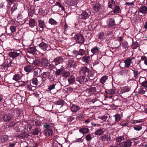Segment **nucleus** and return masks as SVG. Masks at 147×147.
Wrapping results in <instances>:
<instances>
[{
	"label": "nucleus",
	"instance_id": "nucleus-56",
	"mask_svg": "<svg viewBox=\"0 0 147 147\" xmlns=\"http://www.w3.org/2000/svg\"><path fill=\"white\" fill-rule=\"evenodd\" d=\"M134 128L135 130L139 131L142 129V127L140 125H138L135 126Z\"/></svg>",
	"mask_w": 147,
	"mask_h": 147
},
{
	"label": "nucleus",
	"instance_id": "nucleus-18",
	"mask_svg": "<svg viewBox=\"0 0 147 147\" xmlns=\"http://www.w3.org/2000/svg\"><path fill=\"white\" fill-rule=\"evenodd\" d=\"M131 90V88L128 86H126L122 87L121 90V93L127 92Z\"/></svg>",
	"mask_w": 147,
	"mask_h": 147
},
{
	"label": "nucleus",
	"instance_id": "nucleus-17",
	"mask_svg": "<svg viewBox=\"0 0 147 147\" xmlns=\"http://www.w3.org/2000/svg\"><path fill=\"white\" fill-rule=\"evenodd\" d=\"M132 142L129 140H127L123 143V147H130L131 146Z\"/></svg>",
	"mask_w": 147,
	"mask_h": 147
},
{
	"label": "nucleus",
	"instance_id": "nucleus-38",
	"mask_svg": "<svg viewBox=\"0 0 147 147\" xmlns=\"http://www.w3.org/2000/svg\"><path fill=\"white\" fill-rule=\"evenodd\" d=\"M27 88L30 91H33L35 90L36 89V86H33L32 85H27Z\"/></svg>",
	"mask_w": 147,
	"mask_h": 147
},
{
	"label": "nucleus",
	"instance_id": "nucleus-2",
	"mask_svg": "<svg viewBox=\"0 0 147 147\" xmlns=\"http://www.w3.org/2000/svg\"><path fill=\"white\" fill-rule=\"evenodd\" d=\"M22 49H20L19 50H15L13 51L9 52L8 55L9 57L14 59L19 56H21L22 55Z\"/></svg>",
	"mask_w": 147,
	"mask_h": 147
},
{
	"label": "nucleus",
	"instance_id": "nucleus-63",
	"mask_svg": "<svg viewBox=\"0 0 147 147\" xmlns=\"http://www.w3.org/2000/svg\"><path fill=\"white\" fill-rule=\"evenodd\" d=\"M16 124V122L15 121H13L9 124V126L10 127H13L15 126Z\"/></svg>",
	"mask_w": 147,
	"mask_h": 147
},
{
	"label": "nucleus",
	"instance_id": "nucleus-10",
	"mask_svg": "<svg viewBox=\"0 0 147 147\" xmlns=\"http://www.w3.org/2000/svg\"><path fill=\"white\" fill-rule=\"evenodd\" d=\"M28 51L29 53L34 55L36 54L37 50L34 46H32L28 48Z\"/></svg>",
	"mask_w": 147,
	"mask_h": 147
},
{
	"label": "nucleus",
	"instance_id": "nucleus-55",
	"mask_svg": "<svg viewBox=\"0 0 147 147\" xmlns=\"http://www.w3.org/2000/svg\"><path fill=\"white\" fill-rule=\"evenodd\" d=\"M146 80L145 78L141 77L140 78L139 82L141 84Z\"/></svg>",
	"mask_w": 147,
	"mask_h": 147
},
{
	"label": "nucleus",
	"instance_id": "nucleus-8",
	"mask_svg": "<svg viewBox=\"0 0 147 147\" xmlns=\"http://www.w3.org/2000/svg\"><path fill=\"white\" fill-rule=\"evenodd\" d=\"M14 64L12 63L11 60H6L3 64V65L4 67H11L14 66Z\"/></svg>",
	"mask_w": 147,
	"mask_h": 147
},
{
	"label": "nucleus",
	"instance_id": "nucleus-1",
	"mask_svg": "<svg viewBox=\"0 0 147 147\" xmlns=\"http://www.w3.org/2000/svg\"><path fill=\"white\" fill-rule=\"evenodd\" d=\"M133 58H129L125 60L124 62H121L119 64L120 66L123 68H125L126 67H131L133 64L132 61Z\"/></svg>",
	"mask_w": 147,
	"mask_h": 147
},
{
	"label": "nucleus",
	"instance_id": "nucleus-25",
	"mask_svg": "<svg viewBox=\"0 0 147 147\" xmlns=\"http://www.w3.org/2000/svg\"><path fill=\"white\" fill-rule=\"evenodd\" d=\"M125 136H123L116 138L115 140L117 144H121L120 143L121 142V141L125 139Z\"/></svg>",
	"mask_w": 147,
	"mask_h": 147
},
{
	"label": "nucleus",
	"instance_id": "nucleus-54",
	"mask_svg": "<svg viewBox=\"0 0 147 147\" xmlns=\"http://www.w3.org/2000/svg\"><path fill=\"white\" fill-rule=\"evenodd\" d=\"M100 8V5L99 4L97 3L95 6V9L96 11H98Z\"/></svg>",
	"mask_w": 147,
	"mask_h": 147
},
{
	"label": "nucleus",
	"instance_id": "nucleus-39",
	"mask_svg": "<svg viewBox=\"0 0 147 147\" xmlns=\"http://www.w3.org/2000/svg\"><path fill=\"white\" fill-rule=\"evenodd\" d=\"M52 130L49 129H46L44 131V134L46 135L50 136L52 134Z\"/></svg>",
	"mask_w": 147,
	"mask_h": 147
},
{
	"label": "nucleus",
	"instance_id": "nucleus-26",
	"mask_svg": "<svg viewBox=\"0 0 147 147\" xmlns=\"http://www.w3.org/2000/svg\"><path fill=\"white\" fill-rule=\"evenodd\" d=\"M48 63V61L45 58L42 59L40 62V64L42 66H46Z\"/></svg>",
	"mask_w": 147,
	"mask_h": 147
},
{
	"label": "nucleus",
	"instance_id": "nucleus-27",
	"mask_svg": "<svg viewBox=\"0 0 147 147\" xmlns=\"http://www.w3.org/2000/svg\"><path fill=\"white\" fill-rule=\"evenodd\" d=\"M22 77V75L19 74H16L13 76V80L15 81H18Z\"/></svg>",
	"mask_w": 147,
	"mask_h": 147
},
{
	"label": "nucleus",
	"instance_id": "nucleus-60",
	"mask_svg": "<svg viewBox=\"0 0 147 147\" xmlns=\"http://www.w3.org/2000/svg\"><path fill=\"white\" fill-rule=\"evenodd\" d=\"M98 118L102 120H105L107 119V116L104 115L101 117H98Z\"/></svg>",
	"mask_w": 147,
	"mask_h": 147
},
{
	"label": "nucleus",
	"instance_id": "nucleus-5",
	"mask_svg": "<svg viewBox=\"0 0 147 147\" xmlns=\"http://www.w3.org/2000/svg\"><path fill=\"white\" fill-rule=\"evenodd\" d=\"M75 38L78 42L80 43H83L84 41V38L81 34H76L75 35Z\"/></svg>",
	"mask_w": 147,
	"mask_h": 147
},
{
	"label": "nucleus",
	"instance_id": "nucleus-9",
	"mask_svg": "<svg viewBox=\"0 0 147 147\" xmlns=\"http://www.w3.org/2000/svg\"><path fill=\"white\" fill-rule=\"evenodd\" d=\"M63 58L62 57H58L54 59L53 62L55 63V65H57L63 62Z\"/></svg>",
	"mask_w": 147,
	"mask_h": 147
},
{
	"label": "nucleus",
	"instance_id": "nucleus-21",
	"mask_svg": "<svg viewBox=\"0 0 147 147\" xmlns=\"http://www.w3.org/2000/svg\"><path fill=\"white\" fill-rule=\"evenodd\" d=\"M38 22L39 26L43 30V28L46 26L45 22L41 20H38Z\"/></svg>",
	"mask_w": 147,
	"mask_h": 147
},
{
	"label": "nucleus",
	"instance_id": "nucleus-62",
	"mask_svg": "<svg viewBox=\"0 0 147 147\" xmlns=\"http://www.w3.org/2000/svg\"><path fill=\"white\" fill-rule=\"evenodd\" d=\"M86 139L88 141L92 139V137L90 135H88L86 136Z\"/></svg>",
	"mask_w": 147,
	"mask_h": 147
},
{
	"label": "nucleus",
	"instance_id": "nucleus-23",
	"mask_svg": "<svg viewBox=\"0 0 147 147\" xmlns=\"http://www.w3.org/2000/svg\"><path fill=\"white\" fill-rule=\"evenodd\" d=\"M82 60L86 63H88L90 60V57L87 55H84L82 57Z\"/></svg>",
	"mask_w": 147,
	"mask_h": 147
},
{
	"label": "nucleus",
	"instance_id": "nucleus-28",
	"mask_svg": "<svg viewBox=\"0 0 147 147\" xmlns=\"http://www.w3.org/2000/svg\"><path fill=\"white\" fill-rule=\"evenodd\" d=\"M115 2L114 0H109L108 4V6L109 7L112 9L115 5Z\"/></svg>",
	"mask_w": 147,
	"mask_h": 147
},
{
	"label": "nucleus",
	"instance_id": "nucleus-53",
	"mask_svg": "<svg viewBox=\"0 0 147 147\" xmlns=\"http://www.w3.org/2000/svg\"><path fill=\"white\" fill-rule=\"evenodd\" d=\"M6 39L5 35L2 34L0 36V40L1 42H3Z\"/></svg>",
	"mask_w": 147,
	"mask_h": 147
},
{
	"label": "nucleus",
	"instance_id": "nucleus-20",
	"mask_svg": "<svg viewBox=\"0 0 147 147\" xmlns=\"http://www.w3.org/2000/svg\"><path fill=\"white\" fill-rule=\"evenodd\" d=\"M33 69L34 68L33 66L30 65H27L25 66L24 67L25 71L28 73L31 72Z\"/></svg>",
	"mask_w": 147,
	"mask_h": 147
},
{
	"label": "nucleus",
	"instance_id": "nucleus-12",
	"mask_svg": "<svg viewBox=\"0 0 147 147\" xmlns=\"http://www.w3.org/2000/svg\"><path fill=\"white\" fill-rule=\"evenodd\" d=\"M105 131V129L103 128H100L95 131L94 132V134L97 136H100L103 134Z\"/></svg>",
	"mask_w": 147,
	"mask_h": 147
},
{
	"label": "nucleus",
	"instance_id": "nucleus-52",
	"mask_svg": "<svg viewBox=\"0 0 147 147\" xmlns=\"http://www.w3.org/2000/svg\"><path fill=\"white\" fill-rule=\"evenodd\" d=\"M33 63L32 64L35 65H37L40 63L39 61L38 58H34V61Z\"/></svg>",
	"mask_w": 147,
	"mask_h": 147
},
{
	"label": "nucleus",
	"instance_id": "nucleus-61",
	"mask_svg": "<svg viewBox=\"0 0 147 147\" xmlns=\"http://www.w3.org/2000/svg\"><path fill=\"white\" fill-rule=\"evenodd\" d=\"M29 136V135L28 134L26 133H24L23 135L22 134L21 135H20V137H27Z\"/></svg>",
	"mask_w": 147,
	"mask_h": 147
},
{
	"label": "nucleus",
	"instance_id": "nucleus-57",
	"mask_svg": "<svg viewBox=\"0 0 147 147\" xmlns=\"http://www.w3.org/2000/svg\"><path fill=\"white\" fill-rule=\"evenodd\" d=\"M34 58H29L28 59V61L30 64H32L33 63H34L33 62L34 61Z\"/></svg>",
	"mask_w": 147,
	"mask_h": 147
},
{
	"label": "nucleus",
	"instance_id": "nucleus-36",
	"mask_svg": "<svg viewBox=\"0 0 147 147\" xmlns=\"http://www.w3.org/2000/svg\"><path fill=\"white\" fill-rule=\"evenodd\" d=\"M8 137L7 136H5V137H1L0 138V141L2 143H6L7 140H8Z\"/></svg>",
	"mask_w": 147,
	"mask_h": 147
},
{
	"label": "nucleus",
	"instance_id": "nucleus-14",
	"mask_svg": "<svg viewBox=\"0 0 147 147\" xmlns=\"http://www.w3.org/2000/svg\"><path fill=\"white\" fill-rule=\"evenodd\" d=\"M138 11L143 14H146L147 13V7L145 5L142 6L140 7Z\"/></svg>",
	"mask_w": 147,
	"mask_h": 147
},
{
	"label": "nucleus",
	"instance_id": "nucleus-13",
	"mask_svg": "<svg viewBox=\"0 0 147 147\" xmlns=\"http://www.w3.org/2000/svg\"><path fill=\"white\" fill-rule=\"evenodd\" d=\"M76 80L80 83H82L84 82H86L88 80L87 78L84 76H80L77 78Z\"/></svg>",
	"mask_w": 147,
	"mask_h": 147
},
{
	"label": "nucleus",
	"instance_id": "nucleus-51",
	"mask_svg": "<svg viewBox=\"0 0 147 147\" xmlns=\"http://www.w3.org/2000/svg\"><path fill=\"white\" fill-rule=\"evenodd\" d=\"M75 65V61L72 60H69V65L70 67H72L74 66Z\"/></svg>",
	"mask_w": 147,
	"mask_h": 147
},
{
	"label": "nucleus",
	"instance_id": "nucleus-40",
	"mask_svg": "<svg viewBox=\"0 0 147 147\" xmlns=\"http://www.w3.org/2000/svg\"><path fill=\"white\" fill-rule=\"evenodd\" d=\"M70 75V73L68 71H66L63 70V71L62 72V76L65 78L67 77Z\"/></svg>",
	"mask_w": 147,
	"mask_h": 147
},
{
	"label": "nucleus",
	"instance_id": "nucleus-3",
	"mask_svg": "<svg viewBox=\"0 0 147 147\" xmlns=\"http://www.w3.org/2000/svg\"><path fill=\"white\" fill-rule=\"evenodd\" d=\"M14 117V114L13 113L7 114L4 116L3 120L5 122L9 121L12 118H13Z\"/></svg>",
	"mask_w": 147,
	"mask_h": 147
},
{
	"label": "nucleus",
	"instance_id": "nucleus-32",
	"mask_svg": "<svg viewBox=\"0 0 147 147\" xmlns=\"http://www.w3.org/2000/svg\"><path fill=\"white\" fill-rule=\"evenodd\" d=\"M63 68L64 67H62L60 69H57L55 72V75L57 76H58L60 75L61 73L62 74V72L64 69Z\"/></svg>",
	"mask_w": 147,
	"mask_h": 147
},
{
	"label": "nucleus",
	"instance_id": "nucleus-64",
	"mask_svg": "<svg viewBox=\"0 0 147 147\" xmlns=\"http://www.w3.org/2000/svg\"><path fill=\"white\" fill-rule=\"evenodd\" d=\"M142 86L145 88L147 87V80L145 81L142 84H141Z\"/></svg>",
	"mask_w": 147,
	"mask_h": 147
},
{
	"label": "nucleus",
	"instance_id": "nucleus-41",
	"mask_svg": "<svg viewBox=\"0 0 147 147\" xmlns=\"http://www.w3.org/2000/svg\"><path fill=\"white\" fill-rule=\"evenodd\" d=\"M55 6H57L60 9H59L60 11H64L65 8L63 6H62V5L59 2H57Z\"/></svg>",
	"mask_w": 147,
	"mask_h": 147
},
{
	"label": "nucleus",
	"instance_id": "nucleus-37",
	"mask_svg": "<svg viewBox=\"0 0 147 147\" xmlns=\"http://www.w3.org/2000/svg\"><path fill=\"white\" fill-rule=\"evenodd\" d=\"M89 129L87 128H83L80 129L79 131L83 134H86L89 131Z\"/></svg>",
	"mask_w": 147,
	"mask_h": 147
},
{
	"label": "nucleus",
	"instance_id": "nucleus-47",
	"mask_svg": "<svg viewBox=\"0 0 147 147\" xmlns=\"http://www.w3.org/2000/svg\"><path fill=\"white\" fill-rule=\"evenodd\" d=\"M78 51V55H79L82 56L85 53V51L82 49H80Z\"/></svg>",
	"mask_w": 147,
	"mask_h": 147
},
{
	"label": "nucleus",
	"instance_id": "nucleus-22",
	"mask_svg": "<svg viewBox=\"0 0 147 147\" xmlns=\"http://www.w3.org/2000/svg\"><path fill=\"white\" fill-rule=\"evenodd\" d=\"M100 49V48L95 47L91 49V51L93 54H97L99 53Z\"/></svg>",
	"mask_w": 147,
	"mask_h": 147
},
{
	"label": "nucleus",
	"instance_id": "nucleus-42",
	"mask_svg": "<svg viewBox=\"0 0 147 147\" xmlns=\"http://www.w3.org/2000/svg\"><path fill=\"white\" fill-rule=\"evenodd\" d=\"M49 22L53 25H55L57 23V22L53 18L50 19L49 21Z\"/></svg>",
	"mask_w": 147,
	"mask_h": 147
},
{
	"label": "nucleus",
	"instance_id": "nucleus-58",
	"mask_svg": "<svg viewBox=\"0 0 147 147\" xmlns=\"http://www.w3.org/2000/svg\"><path fill=\"white\" fill-rule=\"evenodd\" d=\"M104 34L103 32H100L98 34V38L99 39H102L104 36Z\"/></svg>",
	"mask_w": 147,
	"mask_h": 147
},
{
	"label": "nucleus",
	"instance_id": "nucleus-33",
	"mask_svg": "<svg viewBox=\"0 0 147 147\" xmlns=\"http://www.w3.org/2000/svg\"><path fill=\"white\" fill-rule=\"evenodd\" d=\"M29 24L30 27H34L35 25V20L34 19H31L30 20Z\"/></svg>",
	"mask_w": 147,
	"mask_h": 147
},
{
	"label": "nucleus",
	"instance_id": "nucleus-11",
	"mask_svg": "<svg viewBox=\"0 0 147 147\" xmlns=\"http://www.w3.org/2000/svg\"><path fill=\"white\" fill-rule=\"evenodd\" d=\"M88 18V13L85 11L83 12L79 16V18L83 20H85Z\"/></svg>",
	"mask_w": 147,
	"mask_h": 147
},
{
	"label": "nucleus",
	"instance_id": "nucleus-44",
	"mask_svg": "<svg viewBox=\"0 0 147 147\" xmlns=\"http://www.w3.org/2000/svg\"><path fill=\"white\" fill-rule=\"evenodd\" d=\"M115 89H111L107 91H106V93L107 94H109L110 95H112L115 94Z\"/></svg>",
	"mask_w": 147,
	"mask_h": 147
},
{
	"label": "nucleus",
	"instance_id": "nucleus-4",
	"mask_svg": "<svg viewBox=\"0 0 147 147\" xmlns=\"http://www.w3.org/2000/svg\"><path fill=\"white\" fill-rule=\"evenodd\" d=\"M112 9H113V11H111L110 13L111 15L119 13L121 11L120 7L118 5H115Z\"/></svg>",
	"mask_w": 147,
	"mask_h": 147
},
{
	"label": "nucleus",
	"instance_id": "nucleus-6",
	"mask_svg": "<svg viewBox=\"0 0 147 147\" xmlns=\"http://www.w3.org/2000/svg\"><path fill=\"white\" fill-rule=\"evenodd\" d=\"M110 135L109 134L104 135L101 137L100 140L102 142L109 141L111 140Z\"/></svg>",
	"mask_w": 147,
	"mask_h": 147
},
{
	"label": "nucleus",
	"instance_id": "nucleus-43",
	"mask_svg": "<svg viewBox=\"0 0 147 147\" xmlns=\"http://www.w3.org/2000/svg\"><path fill=\"white\" fill-rule=\"evenodd\" d=\"M138 45V43L137 41L133 42L131 45V47L133 49H135L137 48Z\"/></svg>",
	"mask_w": 147,
	"mask_h": 147
},
{
	"label": "nucleus",
	"instance_id": "nucleus-45",
	"mask_svg": "<svg viewBox=\"0 0 147 147\" xmlns=\"http://www.w3.org/2000/svg\"><path fill=\"white\" fill-rule=\"evenodd\" d=\"M132 71L134 74V77L135 78H138L139 75L138 71L135 70H132Z\"/></svg>",
	"mask_w": 147,
	"mask_h": 147
},
{
	"label": "nucleus",
	"instance_id": "nucleus-15",
	"mask_svg": "<svg viewBox=\"0 0 147 147\" xmlns=\"http://www.w3.org/2000/svg\"><path fill=\"white\" fill-rule=\"evenodd\" d=\"M138 93L141 94H144L145 96H147V90L145 88H140L138 90Z\"/></svg>",
	"mask_w": 147,
	"mask_h": 147
},
{
	"label": "nucleus",
	"instance_id": "nucleus-49",
	"mask_svg": "<svg viewBox=\"0 0 147 147\" xmlns=\"http://www.w3.org/2000/svg\"><path fill=\"white\" fill-rule=\"evenodd\" d=\"M39 131L37 128H35L33 129L32 131V134L35 135H37Z\"/></svg>",
	"mask_w": 147,
	"mask_h": 147
},
{
	"label": "nucleus",
	"instance_id": "nucleus-46",
	"mask_svg": "<svg viewBox=\"0 0 147 147\" xmlns=\"http://www.w3.org/2000/svg\"><path fill=\"white\" fill-rule=\"evenodd\" d=\"M18 7L17 4H14L11 8V12L12 13H13L14 11L17 9Z\"/></svg>",
	"mask_w": 147,
	"mask_h": 147
},
{
	"label": "nucleus",
	"instance_id": "nucleus-34",
	"mask_svg": "<svg viewBox=\"0 0 147 147\" xmlns=\"http://www.w3.org/2000/svg\"><path fill=\"white\" fill-rule=\"evenodd\" d=\"M87 76H88L89 79L90 80H93L94 77V73L93 71L90 70L88 73V75Z\"/></svg>",
	"mask_w": 147,
	"mask_h": 147
},
{
	"label": "nucleus",
	"instance_id": "nucleus-59",
	"mask_svg": "<svg viewBox=\"0 0 147 147\" xmlns=\"http://www.w3.org/2000/svg\"><path fill=\"white\" fill-rule=\"evenodd\" d=\"M10 29L12 33H13L16 31V27L14 26H12L10 27Z\"/></svg>",
	"mask_w": 147,
	"mask_h": 147
},
{
	"label": "nucleus",
	"instance_id": "nucleus-50",
	"mask_svg": "<svg viewBox=\"0 0 147 147\" xmlns=\"http://www.w3.org/2000/svg\"><path fill=\"white\" fill-rule=\"evenodd\" d=\"M32 83L34 85L36 86L38 84V80L36 78H34L32 81Z\"/></svg>",
	"mask_w": 147,
	"mask_h": 147
},
{
	"label": "nucleus",
	"instance_id": "nucleus-35",
	"mask_svg": "<svg viewBox=\"0 0 147 147\" xmlns=\"http://www.w3.org/2000/svg\"><path fill=\"white\" fill-rule=\"evenodd\" d=\"M115 117V120L116 122H115L114 123L112 124V125L117 124V122L120 121L121 119L120 115L118 114H116Z\"/></svg>",
	"mask_w": 147,
	"mask_h": 147
},
{
	"label": "nucleus",
	"instance_id": "nucleus-29",
	"mask_svg": "<svg viewBox=\"0 0 147 147\" xmlns=\"http://www.w3.org/2000/svg\"><path fill=\"white\" fill-rule=\"evenodd\" d=\"M108 78L107 76H102L100 78V82L102 84H103L106 82V80L108 79Z\"/></svg>",
	"mask_w": 147,
	"mask_h": 147
},
{
	"label": "nucleus",
	"instance_id": "nucleus-24",
	"mask_svg": "<svg viewBox=\"0 0 147 147\" xmlns=\"http://www.w3.org/2000/svg\"><path fill=\"white\" fill-rule=\"evenodd\" d=\"M68 81L69 84H72L75 81V77L73 75H71L69 77L68 79Z\"/></svg>",
	"mask_w": 147,
	"mask_h": 147
},
{
	"label": "nucleus",
	"instance_id": "nucleus-31",
	"mask_svg": "<svg viewBox=\"0 0 147 147\" xmlns=\"http://www.w3.org/2000/svg\"><path fill=\"white\" fill-rule=\"evenodd\" d=\"M50 73L48 71L44 72L42 74V79L43 80L45 79V80L46 78H49L50 76Z\"/></svg>",
	"mask_w": 147,
	"mask_h": 147
},
{
	"label": "nucleus",
	"instance_id": "nucleus-19",
	"mask_svg": "<svg viewBox=\"0 0 147 147\" xmlns=\"http://www.w3.org/2000/svg\"><path fill=\"white\" fill-rule=\"evenodd\" d=\"M39 46L42 49L45 51L47 50L48 45L47 44L42 42L39 45Z\"/></svg>",
	"mask_w": 147,
	"mask_h": 147
},
{
	"label": "nucleus",
	"instance_id": "nucleus-30",
	"mask_svg": "<svg viewBox=\"0 0 147 147\" xmlns=\"http://www.w3.org/2000/svg\"><path fill=\"white\" fill-rule=\"evenodd\" d=\"M109 20V23L107 25L108 27H110L115 25V21L113 19L110 18Z\"/></svg>",
	"mask_w": 147,
	"mask_h": 147
},
{
	"label": "nucleus",
	"instance_id": "nucleus-7",
	"mask_svg": "<svg viewBox=\"0 0 147 147\" xmlns=\"http://www.w3.org/2000/svg\"><path fill=\"white\" fill-rule=\"evenodd\" d=\"M90 71L89 68L86 66H84L81 68L80 73L81 74H83L86 76H87L88 75V73Z\"/></svg>",
	"mask_w": 147,
	"mask_h": 147
},
{
	"label": "nucleus",
	"instance_id": "nucleus-16",
	"mask_svg": "<svg viewBox=\"0 0 147 147\" xmlns=\"http://www.w3.org/2000/svg\"><path fill=\"white\" fill-rule=\"evenodd\" d=\"M71 111L73 112H76L80 109V107L76 105H73L71 107Z\"/></svg>",
	"mask_w": 147,
	"mask_h": 147
},
{
	"label": "nucleus",
	"instance_id": "nucleus-48",
	"mask_svg": "<svg viewBox=\"0 0 147 147\" xmlns=\"http://www.w3.org/2000/svg\"><path fill=\"white\" fill-rule=\"evenodd\" d=\"M122 46L124 49L128 48V43L126 41H124L122 44Z\"/></svg>",
	"mask_w": 147,
	"mask_h": 147
}]
</instances>
